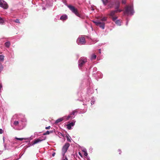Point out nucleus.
Returning a JSON list of instances; mask_svg holds the SVG:
<instances>
[{
    "instance_id": "f257e3e1",
    "label": "nucleus",
    "mask_w": 160,
    "mask_h": 160,
    "mask_svg": "<svg viewBox=\"0 0 160 160\" xmlns=\"http://www.w3.org/2000/svg\"><path fill=\"white\" fill-rule=\"evenodd\" d=\"M125 11L124 12V14L128 15H132L133 13V11L132 7L131 6H127L125 8Z\"/></svg>"
},
{
    "instance_id": "f03ea898",
    "label": "nucleus",
    "mask_w": 160,
    "mask_h": 160,
    "mask_svg": "<svg viewBox=\"0 0 160 160\" xmlns=\"http://www.w3.org/2000/svg\"><path fill=\"white\" fill-rule=\"evenodd\" d=\"M68 7L69 9L72 11V12L74 13L77 16L81 17V15L78 13L77 9L75 8L74 6L71 5H68Z\"/></svg>"
},
{
    "instance_id": "7ed1b4c3",
    "label": "nucleus",
    "mask_w": 160,
    "mask_h": 160,
    "mask_svg": "<svg viewBox=\"0 0 160 160\" xmlns=\"http://www.w3.org/2000/svg\"><path fill=\"white\" fill-rule=\"evenodd\" d=\"M70 144L68 143H66L63 146L62 148V154L63 157L65 156V153L67 152V151L70 146Z\"/></svg>"
},
{
    "instance_id": "20e7f679",
    "label": "nucleus",
    "mask_w": 160,
    "mask_h": 160,
    "mask_svg": "<svg viewBox=\"0 0 160 160\" xmlns=\"http://www.w3.org/2000/svg\"><path fill=\"white\" fill-rule=\"evenodd\" d=\"M116 13H117L115 10L111 11L108 14V15L112 19L113 21H115L118 18V17L115 16V14Z\"/></svg>"
},
{
    "instance_id": "39448f33",
    "label": "nucleus",
    "mask_w": 160,
    "mask_h": 160,
    "mask_svg": "<svg viewBox=\"0 0 160 160\" xmlns=\"http://www.w3.org/2000/svg\"><path fill=\"white\" fill-rule=\"evenodd\" d=\"M93 22L97 26H98L102 29H104L105 27V23L101 21H93Z\"/></svg>"
},
{
    "instance_id": "423d86ee",
    "label": "nucleus",
    "mask_w": 160,
    "mask_h": 160,
    "mask_svg": "<svg viewBox=\"0 0 160 160\" xmlns=\"http://www.w3.org/2000/svg\"><path fill=\"white\" fill-rule=\"evenodd\" d=\"M0 7L4 9L8 8V6L7 2L3 0H0Z\"/></svg>"
},
{
    "instance_id": "0eeeda50",
    "label": "nucleus",
    "mask_w": 160,
    "mask_h": 160,
    "mask_svg": "<svg viewBox=\"0 0 160 160\" xmlns=\"http://www.w3.org/2000/svg\"><path fill=\"white\" fill-rule=\"evenodd\" d=\"M77 42L78 44H84L86 43L85 38L83 37L78 38L77 40Z\"/></svg>"
},
{
    "instance_id": "6e6552de",
    "label": "nucleus",
    "mask_w": 160,
    "mask_h": 160,
    "mask_svg": "<svg viewBox=\"0 0 160 160\" xmlns=\"http://www.w3.org/2000/svg\"><path fill=\"white\" fill-rule=\"evenodd\" d=\"M87 62L86 58H81L78 61V66L81 67Z\"/></svg>"
},
{
    "instance_id": "1a4fd4ad",
    "label": "nucleus",
    "mask_w": 160,
    "mask_h": 160,
    "mask_svg": "<svg viewBox=\"0 0 160 160\" xmlns=\"http://www.w3.org/2000/svg\"><path fill=\"white\" fill-rule=\"evenodd\" d=\"M115 9L119 8L120 7V2L118 0H116L114 2Z\"/></svg>"
},
{
    "instance_id": "9d476101",
    "label": "nucleus",
    "mask_w": 160,
    "mask_h": 160,
    "mask_svg": "<svg viewBox=\"0 0 160 160\" xmlns=\"http://www.w3.org/2000/svg\"><path fill=\"white\" fill-rule=\"evenodd\" d=\"M75 123L73 122H71L68 124L67 125V128L69 130H70L71 129V127L74 126Z\"/></svg>"
},
{
    "instance_id": "9b49d317",
    "label": "nucleus",
    "mask_w": 160,
    "mask_h": 160,
    "mask_svg": "<svg viewBox=\"0 0 160 160\" xmlns=\"http://www.w3.org/2000/svg\"><path fill=\"white\" fill-rule=\"evenodd\" d=\"M42 140L40 138H38L37 139H35L33 141V144H35L41 142Z\"/></svg>"
},
{
    "instance_id": "f8f14e48",
    "label": "nucleus",
    "mask_w": 160,
    "mask_h": 160,
    "mask_svg": "<svg viewBox=\"0 0 160 160\" xmlns=\"http://www.w3.org/2000/svg\"><path fill=\"white\" fill-rule=\"evenodd\" d=\"M68 18L67 16L66 15H63L60 18L61 20H66Z\"/></svg>"
},
{
    "instance_id": "ddd939ff",
    "label": "nucleus",
    "mask_w": 160,
    "mask_h": 160,
    "mask_svg": "<svg viewBox=\"0 0 160 160\" xmlns=\"http://www.w3.org/2000/svg\"><path fill=\"white\" fill-rule=\"evenodd\" d=\"M74 116H73L71 114L68 115L66 118L67 120H71L74 118Z\"/></svg>"
},
{
    "instance_id": "4468645a",
    "label": "nucleus",
    "mask_w": 160,
    "mask_h": 160,
    "mask_svg": "<svg viewBox=\"0 0 160 160\" xmlns=\"http://www.w3.org/2000/svg\"><path fill=\"white\" fill-rule=\"evenodd\" d=\"M115 23L118 26H120L121 25V21L119 20H117L114 21Z\"/></svg>"
},
{
    "instance_id": "2eb2a0df",
    "label": "nucleus",
    "mask_w": 160,
    "mask_h": 160,
    "mask_svg": "<svg viewBox=\"0 0 160 160\" xmlns=\"http://www.w3.org/2000/svg\"><path fill=\"white\" fill-rule=\"evenodd\" d=\"M5 45L6 47L8 48L10 45V42L8 41L5 42Z\"/></svg>"
},
{
    "instance_id": "dca6fc26",
    "label": "nucleus",
    "mask_w": 160,
    "mask_h": 160,
    "mask_svg": "<svg viewBox=\"0 0 160 160\" xmlns=\"http://www.w3.org/2000/svg\"><path fill=\"white\" fill-rule=\"evenodd\" d=\"M110 0H102L103 4L105 5H106L109 2Z\"/></svg>"
},
{
    "instance_id": "f3484780",
    "label": "nucleus",
    "mask_w": 160,
    "mask_h": 160,
    "mask_svg": "<svg viewBox=\"0 0 160 160\" xmlns=\"http://www.w3.org/2000/svg\"><path fill=\"white\" fill-rule=\"evenodd\" d=\"M62 120H63V119L62 118H59V119H57L55 121V123H58L62 121Z\"/></svg>"
},
{
    "instance_id": "a211bd4d",
    "label": "nucleus",
    "mask_w": 160,
    "mask_h": 160,
    "mask_svg": "<svg viewBox=\"0 0 160 160\" xmlns=\"http://www.w3.org/2000/svg\"><path fill=\"white\" fill-rule=\"evenodd\" d=\"M4 56L3 55H0V61H3L4 60Z\"/></svg>"
},
{
    "instance_id": "6ab92c4d",
    "label": "nucleus",
    "mask_w": 160,
    "mask_h": 160,
    "mask_svg": "<svg viewBox=\"0 0 160 160\" xmlns=\"http://www.w3.org/2000/svg\"><path fill=\"white\" fill-rule=\"evenodd\" d=\"M115 10L117 13L118 12H120L123 11L122 10L119 9V8L115 9Z\"/></svg>"
},
{
    "instance_id": "aec40b11",
    "label": "nucleus",
    "mask_w": 160,
    "mask_h": 160,
    "mask_svg": "<svg viewBox=\"0 0 160 160\" xmlns=\"http://www.w3.org/2000/svg\"><path fill=\"white\" fill-rule=\"evenodd\" d=\"M97 56L95 54H93L91 56V59L92 60L95 59L96 58Z\"/></svg>"
},
{
    "instance_id": "412c9836",
    "label": "nucleus",
    "mask_w": 160,
    "mask_h": 160,
    "mask_svg": "<svg viewBox=\"0 0 160 160\" xmlns=\"http://www.w3.org/2000/svg\"><path fill=\"white\" fill-rule=\"evenodd\" d=\"M16 139L17 140H19L20 141H22L23 140H26L27 139L26 138H16Z\"/></svg>"
},
{
    "instance_id": "4be33fe9",
    "label": "nucleus",
    "mask_w": 160,
    "mask_h": 160,
    "mask_svg": "<svg viewBox=\"0 0 160 160\" xmlns=\"http://www.w3.org/2000/svg\"><path fill=\"white\" fill-rule=\"evenodd\" d=\"M3 69V67L2 66V64L0 63V73L1 72Z\"/></svg>"
},
{
    "instance_id": "5701e85b",
    "label": "nucleus",
    "mask_w": 160,
    "mask_h": 160,
    "mask_svg": "<svg viewBox=\"0 0 160 160\" xmlns=\"http://www.w3.org/2000/svg\"><path fill=\"white\" fill-rule=\"evenodd\" d=\"M77 111L76 110H74L73 111V112H72V113H71V114L73 115V116H74L75 115V114L77 113Z\"/></svg>"
},
{
    "instance_id": "b1692460",
    "label": "nucleus",
    "mask_w": 160,
    "mask_h": 160,
    "mask_svg": "<svg viewBox=\"0 0 160 160\" xmlns=\"http://www.w3.org/2000/svg\"><path fill=\"white\" fill-rule=\"evenodd\" d=\"M107 19V18L106 17H104L101 19V20L102 21V22H103V21H106Z\"/></svg>"
},
{
    "instance_id": "393cba45",
    "label": "nucleus",
    "mask_w": 160,
    "mask_h": 160,
    "mask_svg": "<svg viewBox=\"0 0 160 160\" xmlns=\"http://www.w3.org/2000/svg\"><path fill=\"white\" fill-rule=\"evenodd\" d=\"M4 22V21L3 19L0 17V24H2Z\"/></svg>"
},
{
    "instance_id": "a878e982",
    "label": "nucleus",
    "mask_w": 160,
    "mask_h": 160,
    "mask_svg": "<svg viewBox=\"0 0 160 160\" xmlns=\"http://www.w3.org/2000/svg\"><path fill=\"white\" fill-rule=\"evenodd\" d=\"M50 132L48 131H47V132H46L44 133L43 134V135H46L49 134H50Z\"/></svg>"
},
{
    "instance_id": "bb28decb",
    "label": "nucleus",
    "mask_w": 160,
    "mask_h": 160,
    "mask_svg": "<svg viewBox=\"0 0 160 160\" xmlns=\"http://www.w3.org/2000/svg\"><path fill=\"white\" fill-rule=\"evenodd\" d=\"M14 21L16 23H20L19 20V19H16V20H14Z\"/></svg>"
},
{
    "instance_id": "cd10ccee",
    "label": "nucleus",
    "mask_w": 160,
    "mask_h": 160,
    "mask_svg": "<svg viewBox=\"0 0 160 160\" xmlns=\"http://www.w3.org/2000/svg\"><path fill=\"white\" fill-rule=\"evenodd\" d=\"M19 123V122L18 121H15L14 122V124L16 125V126H17L18 125Z\"/></svg>"
},
{
    "instance_id": "c85d7f7f",
    "label": "nucleus",
    "mask_w": 160,
    "mask_h": 160,
    "mask_svg": "<svg viewBox=\"0 0 160 160\" xmlns=\"http://www.w3.org/2000/svg\"><path fill=\"white\" fill-rule=\"evenodd\" d=\"M83 152H84V155L85 156H87V155H88V153H87V152H86V151H83Z\"/></svg>"
},
{
    "instance_id": "c756f323",
    "label": "nucleus",
    "mask_w": 160,
    "mask_h": 160,
    "mask_svg": "<svg viewBox=\"0 0 160 160\" xmlns=\"http://www.w3.org/2000/svg\"><path fill=\"white\" fill-rule=\"evenodd\" d=\"M122 3L123 4H125L126 3V1L125 0H122Z\"/></svg>"
},
{
    "instance_id": "7c9ffc66",
    "label": "nucleus",
    "mask_w": 160,
    "mask_h": 160,
    "mask_svg": "<svg viewBox=\"0 0 160 160\" xmlns=\"http://www.w3.org/2000/svg\"><path fill=\"white\" fill-rule=\"evenodd\" d=\"M3 132V131L2 129H0V134H2Z\"/></svg>"
},
{
    "instance_id": "2f4dec72",
    "label": "nucleus",
    "mask_w": 160,
    "mask_h": 160,
    "mask_svg": "<svg viewBox=\"0 0 160 160\" xmlns=\"http://www.w3.org/2000/svg\"><path fill=\"white\" fill-rule=\"evenodd\" d=\"M50 126H49L48 127H46L45 128V129H49L50 128Z\"/></svg>"
},
{
    "instance_id": "473e14b6",
    "label": "nucleus",
    "mask_w": 160,
    "mask_h": 160,
    "mask_svg": "<svg viewBox=\"0 0 160 160\" xmlns=\"http://www.w3.org/2000/svg\"><path fill=\"white\" fill-rule=\"evenodd\" d=\"M118 152L119 153V154H120L121 153V150H118Z\"/></svg>"
},
{
    "instance_id": "72a5a7b5",
    "label": "nucleus",
    "mask_w": 160,
    "mask_h": 160,
    "mask_svg": "<svg viewBox=\"0 0 160 160\" xmlns=\"http://www.w3.org/2000/svg\"><path fill=\"white\" fill-rule=\"evenodd\" d=\"M65 159L66 160H68V158L66 156H65Z\"/></svg>"
},
{
    "instance_id": "f704fd0d",
    "label": "nucleus",
    "mask_w": 160,
    "mask_h": 160,
    "mask_svg": "<svg viewBox=\"0 0 160 160\" xmlns=\"http://www.w3.org/2000/svg\"><path fill=\"white\" fill-rule=\"evenodd\" d=\"M99 52L100 53H101V49H99Z\"/></svg>"
},
{
    "instance_id": "c9c22d12",
    "label": "nucleus",
    "mask_w": 160,
    "mask_h": 160,
    "mask_svg": "<svg viewBox=\"0 0 160 160\" xmlns=\"http://www.w3.org/2000/svg\"><path fill=\"white\" fill-rule=\"evenodd\" d=\"M79 154L82 157V154L80 152H79Z\"/></svg>"
},
{
    "instance_id": "e433bc0d",
    "label": "nucleus",
    "mask_w": 160,
    "mask_h": 160,
    "mask_svg": "<svg viewBox=\"0 0 160 160\" xmlns=\"http://www.w3.org/2000/svg\"><path fill=\"white\" fill-rule=\"evenodd\" d=\"M55 153H53V154H52V156H53V157L54 156H55Z\"/></svg>"
},
{
    "instance_id": "4c0bfd02",
    "label": "nucleus",
    "mask_w": 160,
    "mask_h": 160,
    "mask_svg": "<svg viewBox=\"0 0 160 160\" xmlns=\"http://www.w3.org/2000/svg\"><path fill=\"white\" fill-rule=\"evenodd\" d=\"M2 86L1 85H0V89H1V88H2Z\"/></svg>"
},
{
    "instance_id": "58836bf2",
    "label": "nucleus",
    "mask_w": 160,
    "mask_h": 160,
    "mask_svg": "<svg viewBox=\"0 0 160 160\" xmlns=\"http://www.w3.org/2000/svg\"><path fill=\"white\" fill-rule=\"evenodd\" d=\"M112 8V6H110V8Z\"/></svg>"
},
{
    "instance_id": "ea45409f",
    "label": "nucleus",
    "mask_w": 160,
    "mask_h": 160,
    "mask_svg": "<svg viewBox=\"0 0 160 160\" xmlns=\"http://www.w3.org/2000/svg\"><path fill=\"white\" fill-rule=\"evenodd\" d=\"M67 140L70 142V140L69 139H67Z\"/></svg>"
},
{
    "instance_id": "a19ab883",
    "label": "nucleus",
    "mask_w": 160,
    "mask_h": 160,
    "mask_svg": "<svg viewBox=\"0 0 160 160\" xmlns=\"http://www.w3.org/2000/svg\"><path fill=\"white\" fill-rule=\"evenodd\" d=\"M67 140L70 142V140L69 139H67Z\"/></svg>"
},
{
    "instance_id": "79ce46f5",
    "label": "nucleus",
    "mask_w": 160,
    "mask_h": 160,
    "mask_svg": "<svg viewBox=\"0 0 160 160\" xmlns=\"http://www.w3.org/2000/svg\"><path fill=\"white\" fill-rule=\"evenodd\" d=\"M62 160H66L65 159H63Z\"/></svg>"
}]
</instances>
